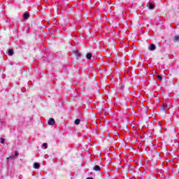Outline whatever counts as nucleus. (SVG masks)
Segmentation results:
<instances>
[{
	"mask_svg": "<svg viewBox=\"0 0 179 179\" xmlns=\"http://www.w3.org/2000/svg\"><path fill=\"white\" fill-rule=\"evenodd\" d=\"M73 54H74L78 59H79V58H82V53H80V52L78 50H73Z\"/></svg>",
	"mask_w": 179,
	"mask_h": 179,
	"instance_id": "obj_1",
	"label": "nucleus"
},
{
	"mask_svg": "<svg viewBox=\"0 0 179 179\" xmlns=\"http://www.w3.org/2000/svg\"><path fill=\"white\" fill-rule=\"evenodd\" d=\"M166 108H167V105L166 104H163V106L160 108V111L166 114Z\"/></svg>",
	"mask_w": 179,
	"mask_h": 179,
	"instance_id": "obj_2",
	"label": "nucleus"
},
{
	"mask_svg": "<svg viewBox=\"0 0 179 179\" xmlns=\"http://www.w3.org/2000/svg\"><path fill=\"white\" fill-rule=\"evenodd\" d=\"M48 125H54L55 124V120L54 118H50L49 121L48 122Z\"/></svg>",
	"mask_w": 179,
	"mask_h": 179,
	"instance_id": "obj_3",
	"label": "nucleus"
},
{
	"mask_svg": "<svg viewBox=\"0 0 179 179\" xmlns=\"http://www.w3.org/2000/svg\"><path fill=\"white\" fill-rule=\"evenodd\" d=\"M33 167H34V169H40V164H38V163H37V162H35V163L33 164Z\"/></svg>",
	"mask_w": 179,
	"mask_h": 179,
	"instance_id": "obj_4",
	"label": "nucleus"
},
{
	"mask_svg": "<svg viewBox=\"0 0 179 179\" xmlns=\"http://www.w3.org/2000/svg\"><path fill=\"white\" fill-rule=\"evenodd\" d=\"M101 169V168L99 165H95L94 167V171H100Z\"/></svg>",
	"mask_w": 179,
	"mask_h": 179,
	"instance_id": "obj_5",
	"label": "nucleus"
},
{
	"mask_svg": "<svg viewBox=\"0 0 179 179\" xmlns=\"http://www.w3.org/2000/svg\"><path fill=\"white\" fill-rule=\"evenodd\" d=\"M173 41L174 43H177V41H179V36H175L173 38Z\"/></svg>",
	"mask_w": 179,
	"mask_h": 179,
	"instance_id": "obj_6",
	"label": "nucleus"
},
{
	"mask_svg": "<svg viewBox=\"0 0 179 179\" xmlns=\"http://www.w3.org/2000/svg\"><path fill=\"white\" fill-rule=\"evenodd\" d=\"M150 50L151 51H155V50H156V45H155V44H151L150 45Z\"/></svg>",
	"mask_w": 179,
	"mask_h": 179,
	"instance_id": "obj_7",
	"label": "nucleus"
},
{
	"mask_svg": "<svg viewBox=\"0 0 179 179\" xmlns=\"http://www.w3.org/2000/svg\"><path fill=\"white\" fill-rule=\"evenodd\" d=\"M86 58H87V59H92V53L88 52V53L86 55Z\"/></svg>",
	"mask_w": 179,
	"mask_h": 179,
	"instance_id": "obj_8",
	"label": "nucleus"
},
{
	"mask_svg": "<svg viewBox=\"0 0 179 179\" xmlns=\"http://www.w3.org/2000/svg\"><path fill=\"white\" fill-rule=\"evenodd\" d=\"M29 17H30V15L28 13L24 14V19L27 20Z\"/></svg>",
	"mask_w": 179,
	"mask_h": 179,
	"instance_id": "obj_9",
	"label": "nucleus"
},
{
	"mask_svg": "<svg viewBox=\"0 0 179 179\" xmlns=\"http://www.w3.org/2000/svg\"><path fill=\"white\" fill-rule=\"evenodd\" d=\"M13 50L9 49L8 50V55H10V57H12V55H13Z\"/></svg>",
	"mask_w": 179,
	"mask_h": 179,
	"instance_id": "obj_10",
	"label": "nucleus"
},
{
	"mask_svg": "<svg viewBox=\"0 0 179 179\" xmlns=\"http://www.w3.org/2000/svg\"><path fill=\"white\" fill-rule=\"evenodd\" d=\"M74 123L76 124V125H79V124H80V120L76 119Z\"/></svg>",
	"mask_w": 179,
	"mask_h": 179,
	"instance_id": "obj_11",
	"label": "nucleus"
},
{
	"mask_svg": "<svg viewBox=\"0 0 179 179\" xmlns=\"http://www.w3.org/2000/svg\"><path fill=\"white\" fill-rule=\"evenodd\" d=\"M149 8L150 9H155V5L152 4V3H150L149 5Z\"/></svg>",
	"mask_w": 179,
	"mask_h": 179,
	"instance_id": "obj_12",
	"label": "nucleus"
},
{
	"mask_svg": "<svg viewBox=\"0 0 179 179\" xmlns=\"http://www.w3.org/2000/svg\"><path fill=\"white\" fill-rule=\"evenodd\" d=\"M157 79H159V80H163V78L162 77V76H160V75H157Z\"/></svg>",
	"mask_w": 179,
	"mask_h": 179,
	"instance_id": "obj_13",
	"label": "nucleus"
},
{
	"mask_svg": "<svg viewBox=\"0 0 179 179\" xmlns=\"http://www.w3.org/2000/svg\"><path fill=\"white\" fill-rule=\"evenodd\" d=\"M43 148H45V149H47V143H44L43 144Z\"/></svg>",
	"mask_w": 179,
	"mask_h": 179,
	"instance_id": "obj_14",
	"label": "nucleus"
},
{
	"mask_svg": "<svg viewBox=\"0 0 179 179\" xmlns=\"http://www.w3.org/2000/svg\"><path fill=\"white\" fill-rule=\"evenodd\" d=\"M1 143H5V139L4 138H1Z\"/></svg>",
	"mask_w": 179,
	"mask_h": 179,
	"instance_id": "obj_15",
	"label": "nucleus"
},
{
	"mask_svg": "<svg viewBox=\"0 0 179 179\" xmlns=\"http://www.w3.org/2000/svg\"><path fill=\"white\" fill-rule=\"evenodd\" d=\"M15 156H19V152H17V151H15Z\"/></svg>",
	"mask_w": 179,
	"mask_h": 179,
	"instance_id": "obj_16",
	"label": "nucleus"
},
{
	"mask_svg": "<svg viewBox=\"0 0 179 179\" xmlns=\"http://www.w3.org/2000/svg\"><path fill=\"white\" fill-rule=\"evenodd\" d=\"M8 159H14V157H13V155H11Z\"/></svg>",
	"mask_w": 179,
	"mask_h": 179,
	"instance_id": "obj_17",
	"label": "nucleus"
},
{
	"mask_svg": "<svg viewBox=\"0 0 179 179\" xmlns=\"http://www.w3.org/2000/svg\"><path fill=\"white\" fill-rule=\"evenodd\" d=\"M86 179H93V178L89 177V178H87Z\"/></svg>",
	"mask_w": 179,
	"mask_h": 179,
	"instance_id": "obj_18",
	"label": "nucleus"
},
{
	"mask_svg": "<svg viewBox=\"0 0 179 179\" xmlns=\"http://www.w3.org/2000/svg\"><path fill=\"white\" fill-rule=\"evenodd\" d=\"M0 121H1V118H0Z\"/></svg>",
	"mask_w": 179,
	"mask_h": 179,
	"instance_id": "obj_19",
	"label": "nucleus"
}]
</instances>
